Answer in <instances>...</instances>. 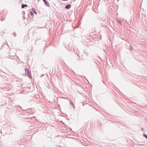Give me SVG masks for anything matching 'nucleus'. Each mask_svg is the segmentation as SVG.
<instances>
[{
	"mask_svg": "<svg viewBox=\"0 0 147 147\" xmlns=\"http://www.w3.org/2000/svg\"><path fill=\"white\" fill-rule=\"evenodd\" d=\"M118 22L119 23H120V24H121V22H120V21H118Z\"/></svg>",
	"mask_w": 147,
	"mask_h": 147,
	"instance_id": "nucleus-7",
	"label": "nucleus"
},
{
	"mask_svg": "<svg viewBox=\"0 0 147 147\" xmlns=\"http://www.w3.org/2000/svg\"><path fill=\"white\" fill-rule=\"evenodd\" d=\"M71 7V5H69V4H68V5H66L65 6V7L66 9H69Z\"/></svg>",
	"mask_w": 147,
	"mask_h": 147,
	"instance_id": "nucleus-2",
	"label": "nucleus"
},
{
	"mask_svg": "<svg viewBox=\"0 0 147 147\" xmlns=\"http://www.w3.org/2000/svg\"><path fill=\"white\" fill-rule=\"evenodd\" d=\"M27 5H25V4H22V8H23L24 7H27Z\"/></svg>",
	"mask_w": 147,
	"mask_h": 147,
	"instance_id": "nucleus-3",
	"label": "nucleus"
},
{
	"mask_svg": "<svg viewBox=\"0 0 147 147\" xmlns=\"http://www.w3.org/2000/svg\"><path fill=\"white\" fill-rule=\"evenodd\" d=\"M71 103V105H73V107H74V105L73 104V103Z\"/></svg>",
	"mask_w": 147,
	"mask_h": 147,
	"instance_id": "nucleus-5",
	"label": "nucleus"
},
{
	"mask_svg": "<svg viewBox=\"0 0 147 147\" xmlns=\"http://www.w3.org/2000/svg\"><path fill=\"white\" fill-rule=\"evenodd\" d=\"M25 74L27 75H29V71L28 70V69L25 68Z\"/></svg>",
	"mask_w": 147,
	"mask_h": 147,
	"instance_id": "nucleus-1",
	"label": "nucleus"
},
{
	"mask_svg": "<svg viewBox=\"0 0 147 147\" xmlns=\"http://www.w3.org/2000/svg\"><path fill=\"white\" fill-rule=\"evenodd\" d=\"M43 1L45 2V3L46 4V0H43Z\"/></svg>",
	"mask_w": 147,
	"mask_h": 147,
	"instance_id": "nucleus-6",
	"label": "nucleus"
},
{
	"mask_svg": "<svg viewBox=\"0 0 147 147\" xmlns=\"http://www.w3.org/2000/svg\"><path fill=\"white\" fill-rule=\"evenodd\" d=\"M143 136L146 138L147 139V135H146L145 134H143Z\"/></svg>",
	"mask_w": 147,
	"mask_h": 147,
	"instance_id": "nucleus-4",
	"label": "nucleus"
}]
</instances>
